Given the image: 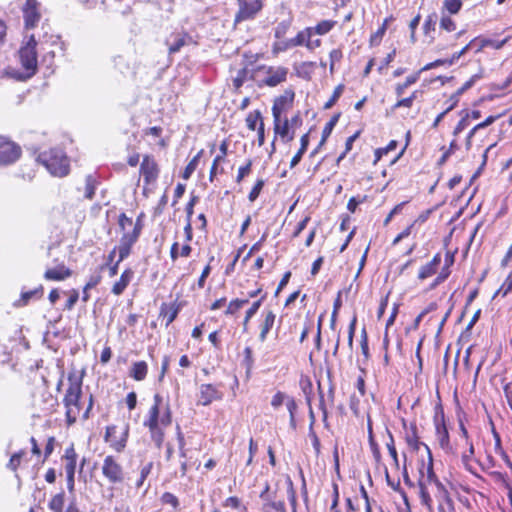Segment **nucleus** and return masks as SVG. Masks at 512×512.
Instances as JSON below:
<instances>
[{
	"mask_svg": "<svg viewBox=\"0 0 512 512\" xmlns=\"http://www.w3.org/2000/svg\"><path fill=\"white\" fill-rule=\"evenodd\" d=\"M69 386L63 398V404L66 409V422L68 426L73 425L82 413V419L90 418V412L93 408V396L90 395L88 404L83 410L82 398V377H78L75 373L68 375Z\"/></svg>",
	"mask_w": 512,
	"mask_h": 512,
	"instance_id": "f257e3e1",
	"label": "nucleus"
},
{
	"mask_svg": "<svg viewBox=\"0 0 512 512\" xmlns=\"http://www.w3.org/2000/svg\"><path fill=\"white\" fill-rule=\"evenodd\" d=\"M153 401L154 403L150 407L143 424L149 429L151 440L154 442L155 446L160 449L165 438L164 428L172 423V412L169 404H166L163 414L160 415V408L163 402V398L160 394H155Z\"/></svg>",
	"mask_w": 512,
	"mask_h": 512,
	"instance_id": "f03ea898",
	"label": "nucleus"
},
{
	"mask_svg": "<svg viewBox=\"0 0 512 512\" xmlns=\"http://www.w3.org/2000/svg\"><path fill=\"white\" fill-rule=\"evenodd\" d=\"M426 451L428 454V462L425 463L422 461L421 466L419 467V478H418V489H419V497L421 500V504L425 506L430 512L433 511V501L430 496L429 487H434L436 489L435 492L439 491V485H443L437 478L434 469H433V457L431 450L428 446H426Z\"/></svg>",
	"mask_w": 512,
	"mask_h": 512,
	"instance_id": "7ed1b4c3",
	"label": "nucleus"
},
{
	"mask_svg": "<svg viewBox=\"0 0 512 512\" xmlns=\"http://www.w3.org/2000/svg\"><path fill=\"white\" fill-rule=\"evenodd\" d=\"M36 45L35 37L31 35L19 50L20 63L25 70V74L21 76L22 79L30 78L37 71Z\"/></svg>",
	"mask_w": 512,
	"mask_h": 512,
	"instance_id": "20e7f679",
	"label": "nucleus"
},
{
	"mask_svg": "<svg viewBox=\"0 0 512 512\" xmlns=\"http://www.w3.org/2000/svg\"><path fill=\"white\" fill-rule=\"evenodd\" d=\"M129 434L128 425L118 428L116 425L106 427L105 441L110 444V447L117 452H121L126 447V442Z\"/></svg>",
	"mask_w": 512,
	"mask_h": 512,
	"instance_id": "39448f33",
	"label": "nucleus"
},
{
	"mask_svg": "<svg viewBox=\"0 0 512 512\" xmlns=\"http://www.w3.org/2000/svg\"><path fill=\"white\" fill-rule=\"evenodd\" d=\"M102 474L111 484H120L125 479V472L120 463L114 456L108 455L104 458L102 464Z\"/></svg>",
	"mask_w": 512,
	"mask_h": 512,
	"instance_id": "423d86ee",
	"label": "nucleus"
},
{
	"mask_svg": "<svg viewBox=\"0 0 512 512\" xmlns=\"http://www.w3.org/2000/svg\"><path fill=\"white\" fill-rule=\"evenodd\" d=\"M140 175L144 182L143 193L147 195L151 193L159 176V168L157 162H141Z\"/></svg>",
	"mask_w": 512,
	"mask_h": 512,
	"instance_id": "0eeeda50",
	"label": "nucleus"
},
{
	"mask_svg": "<svg viewBox=\"0 0 512 512\" xmlns=\"http://www.w3.org/2000/svg\"><path fill=\"white\" fill-rule=\"evenodd\" d=\"M259 497L263 502L262 512H270V510L287 512L284 500L282 498H278L277 491H271L268 484L265 485V488L260 493Z\"/></svg>",
	"mask_w": 512,
	"mask_h": 512,
	"instance_id": "6e6552de",
	"label": "nucleus"
},
{
	"mask_svg": "<svg viewBox=\"0 0 512 512\" xmlns=\"http://www.w3.org/2000/svg\"><path fill=\"white\" fill-rule=\"evenodd\" d=\"M239 9L235 15V22L253 19L262 9L261 0H237Z\"/></svg>",
	"mask_w": 512,
	"mask_h": 512,
	"instance_id": "1a4fd4ad",
	"label": "nucleus"
},
{
	"mask_svg": "<svg viewBox=\"0 0 512 512\" xmlns=\"http://www.w3.org/2000/svg\"><path fill=\"white\" fill-rule=\"evenodd\" d=\"M22 155L21 147L4 135H0V160H18Z\"/></svg>",
	"mask_w": 512,
	"mask_h": 512,
	"instance_id": "9d476101",
	"label": "nucleus"
},
{
	"mask_svg": "<svg viewBox=\"0 0 512 512\" xmlns=\"http://www.w3.org/2000/svg\"><path fill=\"white\" fill-rule=\"evenodd\" d=\"M40 3L37 0H27L23 7V18L26 29H33L38 24L41 15L39 12Z\"/></svg>",
	"mask_w": 512,
	"mask_h": 512,
	"instance_id": "9b49d317",
	"label": "nucleus"
},
{
	"mask_svg": "<svg viewBox=\"0 0 512 512\" xmlns=\"http://www.w3.org/2000/svg\"><path fill=\"white\" fill-rule=\"evenodd\" d=\"M294 96L295 94L292 90H286L284 94H282L281 96L277 97L274 100V104L272 107V115L274 118V122H277L279 120V117H281V114L292 106Z\"/></svg>",
	"mask_w": 512,
	"mask_h": 512,
	"instance_id": "f8f14e48",
	"label": "nucleus"
},
{
	"mask_svg": "<svg viewBox=\"0 0 512 512\" xmlns=\"http://www.w3.org/2000/svg\"><path fill=\"white\" fill-rule=\"evenodd\" d=\"M434 423L437 440L441 448L447 449L449 447V433L445 425L444 412L442 408H439V411H436L434 416Z\"/></svg>",
	"mask_w": 512,
	"mask_h": 512,
	"instance_id": "ddd939ff",
	"label": "nucleus"
},
{
	"mask_svg": "<svg viewBox=\"0 0 512 512\" xmlns=\"http://www.w3.org/2000/svg\"><path fill=\"white\" fill-rule=\"evenodd\" d=\"M267 76L263 79V83L269 87H275L286 81L288 69L286 67H268Z\"/></svg>",
	"mask_w": 512,
	"mask_h": 512,
	"instance_id": "4468645a",
	"label": "nucleus"
},
{
	"mask_svg": "<svg viewBox=\"0 0 512 512\" xmlns=\"http://www.w3.org/2000/svg\"><path fill=\"white\" fill-rule=\"evenodd\" d=\"M222 393L212 384H202L200 386L199 403L203 406L210 405L215 400H220Z\"/></svg>",
	"mask_w": 512,
	"mask_h": 512,
	"instance_id": "2eb2a0df",
	"label": "nucleus"
},
{
	"mask_svg": "<svg viewBox=\"0 0 512 512\" xmlns=\"http://www.w3.org/2000/svg\"><path fill=\"white\" fill-rule=\"evenodd\" d=\"M37 164L43 166L53 177L62 178L70 173L68 162H37Z\"/></svg>",
	"mask_w": 512,
	"mask_h": 512,
	"instance_id": "dca6fc26",
	"label": "nucleus"
},
{
	"mask_svg": "<svg viewBox=\"0 0 512 512\" xmlns=\"http://www.w3.org/2000/svg\"><path fill=\"white\" fill-rule=\"evenodd\" d=\"M438 500V512H454V502L444 485H439V491L435 492Z\"/></svg>",
	"mask_w": 512,
	"mask_h": 512,
	"instance_id": "f3484780",
	"label": "nucleus"
},
{
	"mask_svg": "<svg viewBox=\"0 0 512 512\" xmlns=\"http://www.w3.org/2000/svg\"><path fill=\"white\" fill-rule=\"evenodd\" d=\"M263 321L260 323V333H259V340L261 342H264L267 339V335L272 329L276 315L272 310H265L262 313Z\"/></svg>",
	"mask_w": 512,
	"mask_h": 512,
	"instance_id": "a211bd4d",
	"label": "nucleus"
},
{
	"mask_svg": "<svg viewBox=\"0 0 512 512\" xmlns=\"http://www.w3.org/2000/svg\"><path fill=\"white\" fill-rule=\"evenodd\" d=\"M441 263V255L440 253H437L434 255L432 260L425 265L421 266L418 273V279L419 280H425L431 276H433Z\"/></svg>",
	"mask_w": 512,
	"mask_h": 512,
	"instance_id": "6ab92c4d",
	"label": "nucleus"
},
{
	"mask_svg": "<svg viewBox=\"0 0 512 512\" xmlns=\"http://www.w3.org/2000/svg\"><path fill=\"white\" fill-rule=\"evenodd\" d=\"M191 37L187 34H175L171 39H167L166 44L168 45L169 54L177 53L181 48L188 44Z\"/></svg>",
	"mask_w": 512,
	"mask_h": 512,
	"instance_id": "aec40b11",
	"label": "nucleus"
},
{
	"mask_svg": "<svg viewBox=\"0 0 512 512\" xmlns=\"http://www.w3.org/2000/svg\"><path fill=\"white\" fill-rule=\"evenodd\" d=\"M134 276V272L132 269L127 268L123 271V273L120 276V279L113 285L112 287V293L114 295H121L126 287L131 282L132 278Z\"/></svg>",
	"mask_w": 512,
	"mask_h": 512,
	"instance_id": "412c9836",
	"label": "nucleus"
},
{
	"mask_svg": "<svg viewBox=\"0 0 512 512\" xmlns=\"http://www.w3.org/2000/svg\"><path fill=\"white\" fill-rule=\"evenodd\" d=\"M142 228H143V223L141 221V218L138 217L134 224V228H133L132 232L124 233L120 239V243H123V244H126L127 246L132 247L137 242V240L141 234Z\"/></svg>",
	"mask_w": 512,
	"mask_h": 512,
	"instance_id": "4be33fe9",
	"label": "nucleus"
},
{
	"mask_svg": "<svg viewBox=\"0 0 512 512\" xmlns=\"http://www.w3.org/2000/svg\"><path fill=\"white\" fill-rule=\"evenodd\" d=\"M72 271L64 265H59L55 268L46 270L44 278L46 280L61 281L70 277Z\"/></svg>",
	"mask_w": 512,
	"mask_h": 512,
	"instance_id": "5701e85b",
	"label": "nucleus"
},
{
	"mask_svg": "<svg viewBox=\"0 0 512 512\" xmlns=\"http://www.w3.org/2000/svg\"><path fill=\"white\" fill-rule=\"evenodd\" d=\"M63 458L66 461V464H65L66 474L75 475L77 454L75 452L73 445H71L70 447H68L65 450V454H64Z\"/></svg>",
	"mask_w": 512,
	"mask_h": 512,
	"instance_id": "b1692460",
	"label": "nucleus"
},
{
	"mask_svg": "<svg viewBox=\"0 0 512 512\" xmlns=\"http://www.w3.org/2000/svg\"><path fill=\"white\" fill-rule=\"evenodd\" d=\"M148 373V365L145 361H137L133 363L129 375L136 381H142Z\"/></svg>",
	"mask_w": 512,
	"mask_h": 512,
	"instance_id": "393cba45",
	"label": "nucleus"
},
{
	"mask_svg": "<svg viewBox=\"0 0 512 512\" xmlns=\"http://www.w3.org/2000/svg\"><path fill=\"white\" fill-rule=\"evenodd\" d=\"M275 133L279 135L284 141H290L293 139V134H290L289 120L285 119L281 123V117L277 122H274Z\"/></svg>",
	"mask_w": 512,
	"mask_h": 512,
	"instance_id": "a878e982",
	"label": "nucleus"
},
{
	"mask_svg": "<svg viewBox=\"0 0 512 512\" xmlns=\"http://www.w3.org/2000/svg\"><path fill=\"white\" fill-rule=\"evenodd\" d=\"M267 294L264 293L260 299H258L257 301L253 302L251 307L246 311L245 313V317H244V320H243V331L246 332L247 329H248V324H249V321L252 319V317L257 313V311L259 310V308L261 307L263 301L265 300Z\"/></svg>",
	"mask_w": 512,
	"mask_h": 512,
	"instance_id": "bb28decb",
	"label": "nucleus"
},
{
	"mask_svg": "<svg viewBox=\"0 0 512 512\" xmlns=\"http://www.w3.org/2000/svg\"><path fill=\"white\" fill-rule=\"evenodd\" d=\"M65 506V492L60 491L59 493L55 494L48 503V508L52 512H65L64 510Z\"/></svg>",
	"mask_w": 512,
	"mask_h": 512,
	"instance_id": "cd10ccee",
	"label": "nucleus"
},
{
	"mask_svg": "<svg viewBox=\"0 0 512 512\" xmlns=\"http://www.w3.org/2000/svg\"><path fill=\"white\" fill-rule=\"evenodd\" d=\"M43 295V287L40 285L39 287L22 292L21 298L15 303L16 306H25L29 303V301L33 298H40Z\"/></svg>",
	"mask_w": 512,
	"mask_h": 512,
	"instance_id": "c85d7f7f",
	"label": "nucleus"
},
{
	"mask_svg": "<svg viewBox=\"0 0 512 512\" xmlns=\"http://www.w3.org/2000/svg\"><path fill=\"white\" fill-rule=\"evenodd\" d=\"M406 442L415 451H418L421 446L426 449L427 446L425 443L419 440L415 426H412L411 431L406 434Z\"/></svg>",
	"mask_w": 512,
	"mask_h": 512,
	"instance_id": "c756f323",
	"label": "nucleus"
},
{
	"mask_svg": "<svg viewBox=\"0 0 512 512\" xmlns=\"http://www.w3.org/2000/svg\"><path fill=\"white\" fill-rule=\"evenodd\" d=\"M310 31L309 30H306V31H300L296 37L292 38L289 40V46L291 47H296V46H301L303 45L305 42L306 43V46L308 48H312V45L311 43L309 42V38H310Z\"/></svg>",
	"mask_w": 512,
	"mask_h": 512,
	"instance_id": "7c9ffc66",
	"label": "nucleus"
},
{
	"mask_svg": "<svg viewBox=\"0 0 512 512\" xmlns=\"http://www.w3.org/2000/svg\"><path fill=\"white\" fill-rule=\"evenodd\" d=\"M286 407L289 412V424L290 427L295 430L297 428V421H296V411L298 409V405L293 397H289L286 401Z\"/></svg>",
	"mask_w": 512,
	"mask_h": 512,
	"instance_id": "2f4dec72",
	"label": "nucleus"
},
{
	"mask_svg": "<svg viewBox=\"0 0 512 512\" xmlns=\"http://www.w3.org/2000/svg\"><path fill=\"white\" fill-rule=\"evenodd\" d=\"M162 128L161 127H151L146 132L147 136L153 138L154 142H150L151 145L158 146L159 148L165 147V141L161 138Z\"/></svg>",
	"mask_w": 512,
	"mask_h": 512,
	"instance_id": "473e14b6",
	"label": "nucleus"
},
{
	"mask_svg": "<svg viewBox=\"0 0 512 512\" xmlns=\"http://www.w3.org/2000/svg\"><path fill=\"white\" fill-rule=\"evenodd\" d=\"M97 180L96 178L89 174L86 176V179H85V198L86 199H89V200H92L94 195H95V190H96V187H97Z\"/></svg>",
	"mask_w": 512,
	"mask_h": 512,
	"instance_id": "72a5a7b5",
	"label": "nucleus"
},
{
	"mask_svg": "<svg viewBox=\"0 0 512 512\" xmlns=\"http://www.w3.org/2000/svg\"><path fill=\"white\" fill-rule=\"evenodd\" d=\"M477 38H478L477 41L480 42V45L477 48L476 52L482 51V49L485 47H493L495 49H501L504 46V44L507 42V39H504L502 41H495V40L487 39V38H479V37H477Z\"/></svg>",
	"mask_w": 512,
	"mask_h": 512,
	"instance_id": "f704fd0d",
	"label": "nucleus"
},
{
	"mask_svg": "<svg viewBox=\"0 0 512 512\" xmlns=\"http://www.w3.org/2000/svg\"><path fill=\"white\" fill-rule=\"evenodd\" d=\"M248 303V298L246 299H233L229 302L227 309L225 310V315H234L236 314L244 305Z\"/></svg>",
	"mask_w": 512,
	"mask_h": 512,
	"instance_id": "c9c22d12",
	"label": "nucleus"
},
{
	"mask_svg": "<svg viewBox=\"0 0 512 512\" xmlns=\"http://www.w3.org/2000/svg\"><path fill=\"white\" fill-rule=\"evenodd\" d=\"M245 121H246L247 127L250 130H252V131L256 130L257 124L258 123L260 124V122L263 121L262 120L261 112L259 110H255V111L250 112L247 115Z\"/></svg>",
	"mask_w": 512,
	"mask_h": 512,
	"instance_id": "e433bc0d",
	"label": "nucleus"
},
{
	"mask_svg": "<svg viewBox=\"0 0 512 512\" xmlns=\"http://www.w3.org/2000/svg\"><path fill=\"white\" fill-rule=\"evenodd\" d=\"M340 114L334 115L324 126L322 131V138L320 141V145L323 144L326 139L330 136L331 132L333 131L335 125L337 124L339 120Z\"/></svg>",
	"mask_w": 512,
	"mask_h": 512,
	"instance_id": "4c0bfd02",
	"label": "nucleus"
},
{
	"mask_svg": "<svg viewBox=\"0 0 512 512\" xmlns=\"http://www.w3.org/2000/svg\"><path fill=\"white\" fill-rule=\"evenodd\" d=\"M419 74H420V72L410 75L406 78L404 83L397 84L395 87V92H396L397 96H402L406 88H408L410 85L416 83L417 80L419 79Z\"/></svg>",
	"mask_w": 512,
	"mask_h": 512,
	"instance_id": "58836bf2",
	"label": "nucleus"
},
{
	"mask_svg": "<svg viewBox=\"0 0 512 512\" xmlns=\"http://www.w3.org/2000/svg\"><path fill=\"white\" fill-rule=\"evenodd\" d=\"M462 1L463 0H444L443 9L449 14H457L461 10Z\"/></svg>",
	"mask_w": 512,
	"mask_h": 512,
	"instance_id": "ea45409f",
	"label": "nucleus"
},
{
	"mask_svg": "<svg viewBox=\"0 0 512 512\" xmlns=\"http://www.w3.org/2000/svg\"><path fill=\"white\" fill-rule=\"evenodd\" d=\"M160 500L162 504L170 505L174 510H178L179 508L180 503L178 498L170 492L163 493Z\"/></svg>",
	"mask_w": 512,
	"mask_h": 512,
	"instance_id": "a19ab883",
	"label": "nucleus"
},
{
	"mask_svg": "<svg viewBox=\"0 0 512 512\" xmlns=\"http://www.w3.org/2000/svg\"><path fill=\"white\" fill-rule=\"evenodd\" d=\"M345 86L343 84H339L334 89V92L330 99L324 104V109H330L334 106V104L337 102V100L341 97Z\"/></svg>",
	"mask_w": 512,
	"mask_h": 512,
	"instance_id": "79ce46f5",
	"label": "nucleus"
},
{
	"mask_svg": "<svg viewBox=\"0 0 512 512\" xmlns=\"http://www.w3.org/2000/svg\"><path fill=\"white\" fill-rule=\"evenodd\" d=\"M368 431H369V443H370V446H371L372 454H373L375 460L378 462L381 459V453H380V450H379V447H378L377 443L373 439L370 418H368Z\"/></svg>",
	"mask_w": 512,
	"mask_h": 512,
	"instance_id": "37998d69",
	"label": "nucleus"
},
{
	"mask_svg": "<svg viewBox=\"0 0 512 512\" xmlns=\"http://www.w3.org/2000/svg\"><path fill=\"white\" fill-rule=\"evenodd\" d=\"M105 268V265H102L99 267V271L90 275L85 287H84V290L87 291L88 289H92L94 287H96L101 279H102V276H101V271Z\"/></svg>",
	"mask_w": 512,
	"mask_h": 512,
	"instance_id": "c03bdc74",
	"label": "nucleus"
},
{
	"mask_svg": "<svg viewBox=\"0 0 512 512\" xmlns=\"http://www.w3.org/2000/svg\"><path fill=\"white\" fill-rule=\"evenodd\" d=\"M397 146L398 142L396 140H391L386 147L379 148L375 151V160H380L383 156H388L389 152L394 151Z\"/></svg>",
	"mask_w": 512,
	"mask_h": 512,
	"instance_id": "a18cd8bd",
	"label": "nucleus"
},
{
	"mask_svg": "<svg viewBox=\"0 0 512 512\" xmlns=\"http://www.w3.org/2000/svg\"><path fill=\"white\" fill-rule=\"evenodd\" d=\"M500 117V115H496V116H489L487 117L483 122L477 124L475 127H473L469 134H468V139L472 138L473 135L475 134V132L479 129H483V128H486L487 126L491 125L492 123H494L498 118Z\"/></svg>",
	"mask_w": 512,
	"mask_h": 512,
	"instance_id": "49530a36",
	"label": "nucleus"
},
{
	"mask_svg": "<svg viewBox=\"0 0 512 512\" xmlns=\"http://www.w3.org/2000/svg\"><path fill=\"white\" fill-rule=\"evenodd\" d=\"M450 269L448 266L442 268L441 272L437 275L434 281L430 285V289H435L438 285L443 283L450 275Z\"/></svg>",
	"mask_w": 512,
	"mask_h": 512,
	"instance_id": "de8ad7c7",
	"label": "nucleus"
},
{
	"mask_svg": "<svg viewBox=\"0 0 512 512\" xmlns=\"http://www.w3.org/2000/svg\"><path fill=\"white\" fill-rule=\"evenodd\" d=\"M388 436H389V441L386 443V447H387L388 452H389L390 456L392 457L395 465L398 466L399 461H398V454H397L395 444H394V438H393L392 433L389 431H388Z\"/></svg>",
	"mask_w": 512,
	"mask_h": 512,
	"instance_id": "09e8293b",
	"label": "nucleus"
},
{
	"mask_svg": "<svg viewBox=\"0 0 512 512\" xmlns=\"http://www.w3.org/2000/svg\"><path fill=\"white\" fill-rule=\"evenodd\" d=\"M440 28L447 32H453L456 29V23L450 16L443 15L440 20Z\"/></svg>",
	"mask_w": 512,
	"mask_h": 512,
	"instance_id": "8fccbe9b",
	"label": "nucleus"
},
{
	"mask_svg": "<svg viewBox=\"0 0 512 512\" xmlns=\"http://www.w3.org/2000/svg\"><path fill=\"white\" fill-rule=\"evenodd\" d=\"M335 25L334 21L324 20L317 24L315 27L316 33L319 35H324L328 33Z\"/></svg>",
	"mask_w": 512,
	"mask_h": 512,
	"instance_id": "3c124183",
	"label": "nucleus"
},
{
	"mask_svg": "<svg viewBox=\"0 0 512 512\" xmlns=\"http://www.w3.org/2000/svg\"><path fill=\"white\" fill-rule=\"evenodd\" d=\"M290 396L286 395L285 393L278 391L271 400V406L274 409L279 408L282 404H286L287 399H289Z\"/></svg>",
	"mask_w": 512,
	"mask_h": 512,
	"instance_id": "603ef678",
	"label": "nucleus"
},
{
	"mask_svg": "<svg viewBox=\"0 0 512 512\" xmlns=\"http://www.w3.org/2000/svg\"><path fill=\"white\" fill-rule=\"evenodd\" d=\"M287 485L288 500L292 506L293 512H296V492L294 490L293 482L289 477L287 479Z\"/></svg>",
	"mask_w": 512,
	"mask_h": 512,
	"instance_id": "864d4df0",
	"label": "nucleus"
},
{
	"mask_svg": "<svg viewBox=\"0 0 512 512\" xmlns=\"http://www.w3.org/2000/svg\"><path fill=\"white\" fill-rule=\"evenodd\" d=\"M248 70L247 68L240 69L237 72L236 77L233 79V85L236 90H239L242 85L244 84L246 78H247Z\"/></svg>",
	"mask_w": 512,
	"mask_h": 512,
	"instance_id": "5fc2aeb1",
	"label": "nucleus"
},
{
	"mask_svg": "<svg viewBox=\"0 0 512 512\" xmlns=\"http://www.w3.org/2000/svg\"><path fill=\"white\" fill-rule=\"evenodd\" d=\"M23 455H24L23 451H19L17 453H14L11 456V458H10L8 464H7V467L9 469H11L12 471H16L17 468L19 467L20 463H21V459H22Z\"/></svg>",
	"mask_w": 512,
	"mask_h": 512,
	"instance_id": "6e6d98bb",
	"label": "nucleus"
},
{
	"mask_svg": "<svg viewBox=\"0 0 512 512\" xmlns=\"http://www.w3.org/2000/svg\"><path fill=\"white\" fill-rule=\"evenodd\" d=\"M263 186H264V180H262V179L257 180V182L255 183L254 187L252 188V190L250 191V193L248 195L249 201L254 202L258 198Z\"/></svg>",
	"mask_w": 512,
	"mask_h": 512,
	"instance_id": "4d7b16f0",
	"label": "nucleus"
},
{
	"mask_svg": "<svg viewBox=\"0 0 512 512\" xmlns=\"http://www.w3.org/2000/svg\"><path fill=\"white\" fill-rule=\"evenodd\" d=\"M478 38H474L470 41L465 47H463L459 52H456L452 55L451 59L448 60V64H453L456 60H458L461 56H463L467 51L472 47V45L477 42Z\"/></svg>",
	"mask_w": 512,
	"mask_h": 512,
	"instance_id": "13d9d810",
	"label": "nucleus"
},
{
	"mask_svg": "<svg viewBox=\"0 0 512 512\" xmlns=\"http://www.w3.org/2000/svg\"><path fill=\"white\" fill-rule=\"evenodd\" d=\"M161 315L164 316L166 319V326H169L177 317L178 315V308L171 307L167 311H163V308L161 309Z\"/></svg>",
	"mask_w": 512,
	"mask_h": 512,
	"instance_id": "bf43d9fd",
	"label": "nucleus"
},
{
	"mask_svg": "<svg viewBox=\"0 0 512 512\" xmlns=\"http://www.w3.org/2000/svg\"><path fill=\"white\" fill-rule=\"evenodd\" d=\"M481 78V75L475 74L469 80H467L456 92L457 95H462L465 91L470 89L478 79Z\"/></svg>",
	"mask_w": 512,
	"mask_h": 512,
	"instance_id": "052dcab7",
	"label": "nucleus"
},
{
	"mask_svg": "<svg viewBox=\"0 0 512 512\" xmlns=\"http://www.w3.org/2000/svg\"><path fill=\"white\" fill-rule=\"evenodd\" d=\"M469 113H466L465 116L461 118L456 127L454 128V135L460 134L463 130H465L469 125Z\"/></svg>",
	"mask_w": 512,
	"mask_h": 512,
	"instance_id": "680f3d73",
	"label": "nucleus"
},
{
	"mask_svg": "<svg viewBox=\"0 0 512 512\" xmlns=\"http://www.w3.org/2000/svg\"><path fill=\"white\" fill-rule=\"evenodd\" d=\"M309 143V135L305 134L301 137V148L299 151L292 157L291 160H300L303 152L306 150L307 145Z\"/></svg>",
	"mask_w": 512,
	"mask_h": 512,
	"instance_id": "e2e57ef3",
	"label": "nucleus"
},
{
	"mask_svg": "<svg viewBox=\"0 0 512 512\" xmlns=\"http://www.w3.org/2000/svg\"><path fill=\"white\" fill-rule=\"evenodd\" d=\"M309 437L311 438L312 446L315 450L316 455H319L321 444L317 434L314 431V428H309Z\"/></svg>",
	"mask_w": 512,
	"mask_h": 512,
	"instance_id": "0e129e2a",
	"label": "nucleus"
},
{
	"mask_svg": "<svg viewBox=\"0 0 512 512\" xmlns=\"http://www.w3.org/2000/svg\"><path fill=\"white\" fill-rule=\"evenodd\" d=\"M131 246H127L126 244L120 243L118 246V252H119V258L118 263L122 262L124 259H126L131 252Z\"/></svg>",
	"mask_w": 512,
	"mask_h": 512,
	"instance_id": "69168bd1",
	"label": "nucleus"
},
{
	"mask_svg": "<svg viewBox=\"0 0 512 512\" xmlns=\"http://www.w3.org/2000/svg\"><path fill=\"white\" fill-rule=\"evenodd\" d=\"M118 224L121 228V230H125L128 226L133 225L132 218L128 217L125 213H121L119 215Z\"/></svg>",
	"mask_w": 512,
	"mask_h": 512,
	"instance_id": "338daca9",
	"label": "nucleus"
},
{
	"mask_svg": "<svg viewBox=\"0 0 512 512\" xmlns=\"http://www.w3.org/2000/svg\"><path fill=\"white\" fill-rule=\"evenodd\" d=\"M288 28H289V23H287L285 21L280 22L275 29V37L278 39L284 37Z\"/></svg>",
	"mask_w": 512,
	"mask_h": 512,
	"instance_id": "774afa93",
	"label": "nucleus"
}]
</instances>
